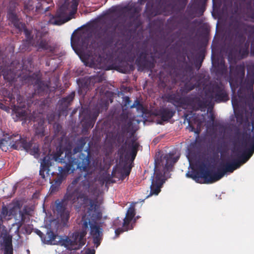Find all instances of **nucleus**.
Here are the masks:
<instances>
[{
  "label": "nucleus",
  "mask_w": 254,
  "mask_h": 254,
  "mask_svg": "<svg viewBox=\"0 0 254 254\" xmlns=\"http://www.w3.org/2000/svg\"><path fill=\"white\" fill-rule=\"evenodd\" d=\"M248 142L250 146V149L241 151L238 150L237 157L241 158V160L237 161H233L232 163H227L224 166L223 172H218L213 174L209 171L203 172L200 175L195 171L188 172L186 176L191 178L196 182L199 183H212L219 180L224 174L227 172L232 173L240 166L246 163L251 157L254 152V136L249 139Z\"/></svg>",
  "instance_id": "nucleus-1"
},
{
  "label": "nucleus",
  "mask_w": 254,
  "mask_h": 254,
  "mask_svg": "<svg viewBox=\"0 0 254 254\" xmlns=\"http://www.w3.org/2000/svg\"><path fill=\"white\" fill-rule=\"evenodd\" d=\"M89 152H87V155L85 156L83 154L79 155V159L73 158L71 157V152L66 151L65 154L62 152L58 156L53 157V158L56 161L62 162L63 160L65 162L66 160L67 162L64 169L62 167L59 168L60 172H63L65 175L71 173L75 169L74 166H76V168L80 170L85 172H89Z\"/></svg>",
  "instance_id": "nucleus-2"
},
{
  "label": "nucleus",
  "mask_w": 254,
  "mask_h": 254,
  "mask_svg": "<svg viewBox=\"0 0 254 254\" xmlns=\"http://www.w3.org/2000/svg\"><path fill=\"white\" fill-rule=\"evenodd\" d=\"M178 158L173 157V154L169 153L166 154L162 162L164 164V161H165V166L164 167V175L159 170V165L156 164L154 170V176L152 177V183L150 186V195H157L160 191L163 184L165 181L167 172L170 171L174 164L177 161Z\"/></svg>",
  "instance_id": "nucleus-3"
},
{
  "label": "nucleus",
  "mask_w": 254,
  "mask_h": 254,
  "mask_svg": "<svg viewBox=\"0 0 254 254\" xmlns=\"http://www.w3.org/2000/svg\"><path fill=\"white\" fill-rule=\"evenodd\" d=\"M69 0H60L59 8L54 18L50 22L54 25H61L70 20L77 10L78 2L73 0L71 3H69Z\"/></svg>",
  "instance_id": "nucleus-4"
},
{
  "label": "nucleus",
  "mask_w": 254,
  "mask_h": 254,
  "mask_svg": "<svg viewBox=\"0 0 254 254\" xmlns=\"http://www.w3.org/2000/svg\"><path fill=\"white\" fill-rule=\"evenodd\" d=\"M7 17L13 25L19 30H21L23 28L24 29V33L30 44L38 47L39 49H48V44L46 41L41 39L39 32L36 33L35 39L32 40L30 35L31 34L35 33L36 30L32 31L31 32L27 29H25L23 25L18 20L17 17L14 12H8L7 14Z\"/></svg>",
  "instance_id": "nucleus-5"
},
{
  "label": "nucleus",
  "mask_w": 254,
  "mask_h": 254,
  "mask_svg": "<svg viewBox=\"0 0 254 254\" xmlns=\"http://www.w3.org/2000/svg\"><path fill=\"white\" fill-rule=\"evenodd\" d=\"M21 207V201H13L9 205L8 210L6 208L2 209L1 217L5 219H10V217H13L19 222L24 221L29 213L26 211L25 208L22 209Z\"/></svg>",
  "instance_id": "nucleus-6"
},
{
  "label": "nucleus",
  "mask_w": 254,
  "mask_h": 254,
  "mask_svg": "<svg viewBox=\"0 0 254 254\" xmlns=\"http://www.w3.org/2000/svg\"><path fill=\"white\" fill-rule=\"evenodd\" d=\"M11 147L15 149L25 150L35 158L39 156V147L38 145L27 143V141L21 138L18 134L12 136L11 140Z\"/></svg>",
  "instance_id": "nucleus-7"
},
{
  "label": "nucleus",
  "mask_w": 254,
  "mask_h": 254,
  "mask_svg": "<svg viewBox=\"0 0 254 254\" xmlns=\"http://www.w3.org/2000/svg\"><path fill=\"white\" fill-rule=\"evenodd\" d=\"M134 215V208L133 206H131L128 208L126 213V217L124 219V223L122 228L116 229V228L117 227L121 225V221L118 218L114 220V226L116 229L115 232L116 236L119 235L121 233L124 231H127L133 228L132 224L134 223L136 221Z\"/></svg>",
  "instance_id": "nucleus-8"
},
{
  "label": "nucleus",
  "mask_w": 254,
  "mask_h": 254,
  "mask_svg": "<svg viewBox=\"0 0 254 254\" xmlns=\"http://www.w3.org/2000/svg\"><path fill=\"white\" fill-rule=\"evenodd\" d=\"M87 33L82 34L77 33L72 35L71 37V45L75 53L81 58V55L84 50L87 48V42L89 37H86Z\"/></svg>",
  "instance_id": "nucleus-9"
},
{
  "label": "nucleus",
  "mask_w": 254,
  "mask_h": 254,
  "mask_svg": "<svg viewBox=\"0 0 254 254\" xmlns=\"http://www.w3.org/2000/svg\"><path fill=\"white\" fill-rule=\"evenodd\" d=\"M1 238L2 241L1 246L4 250V254H12V237L8 234L2 233Z\"/></svg>",
  "instance_id": "nucleus-10"
},
{
  "label": "nucleus",
  "mask_w": 254,
  "mask_h": 254,
  "mask_svg": "<svg viewBox=\"0 0 254 254\" xmlns=\"http://www.w3.org/2000/svg\"><path fill=\"white\" fill-rule=\"evenodd\" d=\"M51 156L46 155L41 161V168L40 170V175L44 178V172L48 171V168L51 165Z\"/></svg>",
  "instance_id": "nucleus-11"
},
{
  "label": "nucleus",
  "mask_w": 254,
  "mask_h": 254,
  "mask_svg": "<svg viewBox=\"0 0 254 254\" xmlns=\"http://www.w3.org/2000/svg\"><path fill=\"white\" fill-rule=\"evenodd\" d=\"M12 139V136H6L4 138L2 139L0 142V148H1L3 151H6L8 148V146L11 147Z\"/></svg>",
  "instance_id": "nucleus-12"
},
{
  "label": "nucleus",
  "mask_w": 254,
  "mask_h": 254,
  "mask_svg": "<svg viewBox=\"0 0 254 254\" xmlns=\"http://www.w3.org/2000/svg\"><path fill=\"white\" fill-rule=\"evenodd\" d=\"M63 177L60 176L56 180H55L54 184H52L50 188L51 192H54L56 190L58 187L61 185Z\"/></svg>",
  "instance_id": "nucleus-13"
},
{
  "label": "nucleus",
  "mask_w": 254,
  "mask_h": 254,
  "mask_svg": "<svg viewBox=\"0 0 254 254\" xmlns=\"http://www.w3.org/2000/svg\"><path fill=\"white\" fill-rule=\"evenodd\" d=\"M0 94L2 96H3L4 98H7L8 99L9 102H12L14 97H13V95L10 93V92L8 91L5 88H2L0 90Z\"/></svg>",
  "instance_id": "nucleus-14"
},
{
  "label": "nucleus",
  "mask_w": 254,
  "mask_h": 254,
  "mask_svg": "<svg viewBox=\"0 0 254 254\" xmlns=\"http://www.w3.org/2000/svg\"><path fill=\"white\" fill-rule=\"evenodd\" d=\"M43 123L44 121L43 120H41L40 122L39 123V127H37L35 129L36 134L40 135V136H42L43 135H44V127Z\"/></svg>",
  "instance_id": "nucleus-15"
},
{
  "label": "nucleus",
  "mask_w": 254,
  "mask_h": 254,
  "mask_svg": "<svg viewBox=\"0 0 254 254\" xmlns=\"http://www.w3.org/2000/svg\"><path fill=\"white\" fill-rule=\"evenodd\" d=\"M24 8L28 11H30L34 8V3L32 0H25L24 1Z\"/></svg>",
  "instance_id": "nucleus-16"
},
{
  "label": "nucleus",
  "mask_w": 254,
  "mask_h": 254,
  "mask_svg": "<svg viewBox=\"0 0 254 254\" xmlns=\"http://www.w3.org/2000/svg\"><path fill=\"white\" fill-rule=\"evenodd\" d=\"M74 93H72L65 98H64L61 100V104L67 106L70 102L73 100L74 97Z\"/></svg>",
  "instance_id": "nucleus-17"
},
{
  "label": "nucleus",
  "mask_w": 254,
  "mask_h": 254,
  "mask_svg": "<svg viewBox=\"0 0 254 254\" xmlns=\"http://www.w3.org/2000/svg\"><path fill=\"white\" fill-rule=\"evenodd\" d=\"M138 144L137 142H133L131 146V155L133 159L135 158L136 154Z\"/></svg>",
  "instance_id": "nucleus-18"
},
{
  "label": "nucleus",
  "mask_w": 254,
  "mask_h": 254,
  "mask_svg": "<svg viewBox=\"0 0 254 254\" xmlns=\"http://www.w3.org/2000/svg\"><path fill=\"white\" fill-rule=\"evenodd\" d=\"M42 84V82L38 78L34 82V86H35V88H37V90H38V91L45 90L44 88H42V87H41Z\"/></svg>",
  "instance_id": "nucleus-19"
},
{
  "label": "nucleus",
  "mask_w": 254,
  "mask_h": 254,
  "mask_svg": "<svg viewBox=\"0 0 254 254\" xmlns=\"http://www.w3.org/2000/svg\"><path fill=\"white\" fill-rule=\"evenodd\" d=\"M232 104L234 110V112H236L237 110L238 109V101L234 98H233L232 99Z\"/></svg>",
  "instance_id": "nucleus-20"
},
{
  "label": "nucleus",
  "mask_w": 254,
  "mask_h": 254,
  "mask_svg": "<svg viewBox=\"0 0 254 254\" xmlns=\"http://www.w3.org/2000/svg\"><path fill=\"white\" fill-rule=\"evenodd\" d=\"M0 108L6 111V112H8L9 110V107H6L2 104H0Z\"/></svg>",
  "instance_id": "nucleus-21"
},
{
  "label": "nucleus",
  "mask_w": 254,
  "mask_h": 254,
  "mask_svg": "<svg viewBox=\"0 0 254 254\" xmlns=\"http://www.w3.org/2000/svg\"><path fill=\"white\" fill-rule=\"evenodd\" d=\"M109 102L108 101H106L104 104V106L105 108H107V107L108 106V104H109Z\"/></svg>",
  "instance_id": "nucleus-22"
},
{
  "label": "nucleus",
  "mask_w": 254,
  "mask_h": 254,
  "mask_svg": "<svg viewBox=\"0 0 254 254\" xmlns=\"http://www.w3.org/2000/svg\"><path fill=\"white\" fill-rule=\"evenodd\" d=\"M78 150H79L78 148H75L74 149V153L75 154V153H76L77 152H78V151H79Z\"/></svg>",
  "instance_id": "nucleus-23"
},
{
  "label": "nucleus",
  "mask_w": 254,
  "mask_h": 254,
  "mask_svg": "<svg viewBox=\"0 0 254 254\" xmlns=\"http://www.w3.org/2000/svg\"><path fill=\"white\" fill-rule=\"evenodd\" d=\"M3 78L5 79H8V78L6 77V75L5 74V73H3Z\"/></svg>",
  "instance_id": "nucleus-24"
},
{
  "label": "nucleus",
  "mask_w": 254,
  "mask_h": 254,
  "mask_svg": "<svg viewBox=\"0 0 254 254\" xmlns=\"http://www.w3.org/2000/svg\"><path fill=\"white\" fill-rule=\"evenodd\" d=\"M252 126H253V130H254V123H253L252 124Z\"/></svg>",
  "instance_id": "nucleus-25"
},
{
  "label": "nucleus",
  "mask_w": 254,
  "mask_h": 254,
  "mask_svg": "<svg viewBox=\"0 0 254 254\" xmlns=\"http://www.w3.org/2000/svg\"><path fill=\"white\" fill-rule=\"evenodd\" d=\"M126 101H128L129 100V98L128 97H126Z\"/></svg>",
  "instance_id": "nucleus-26"
},
{
  "label": "nucleus",
  "mask_w": 254,
  "mask_h": 254,
  "mask_svg": "<svg viewBox=\"0 0 254 254\" xmlns=\"http://www.w3.org/2000/svg\"><path fill=\"white\" fill-rule=\"evenodd\" d=\"M129 172H127V174H126V175H127V176H128V175H129Z\"/></svg>",
  "instance_id": "nucleus-27"
},
{
  "label": "nucleus",
  "mask_w": 254,
  "mask_h": 254,
  "mask_svg": "<svg viewBox=\"0 0 254 254\" xmlns=\"http://www.w3.org/2000/svg\"><path fill=\"white\" fill-rule=\"evenodd\" d=\"M54 221H53V220H52V221H51V224H52V223H54Z\"/></svg>",
  "instance_id": "nucleus-28"
},
{
  "label": "nucleus",
  "mask_w": 254,
  "mask_h": 254,
  "mask_svg": "<svg viewBox=\"0 0 254 254\" xmlns=\"http://www.w3.org/2000/svg\"><path fill=\"white\" fill-rule=\"evenodd\" d=\"M110 103H112V100H110Z\"/></svg>",
  "instance_id": "nucleus-29"
},
{
  "label": "nucleus",
  "mask_w": 254,
  "mask_h": 254,
  "mask_svg": "<svg viewBox=\"0 0 254 254\" xmlns=\"http://www.w3.org/2000/svg\"><path fill=\"white\" fill-rule=\"evenodd\" d=\"M233 152H234V153H235V149H234V150L233 151Z\"/></svg>",
  "instance_id": "nucleus-30"
},
{
  "label": "nucleus",
  "mask_w": 254,
  "mask_h": 254,
  "mask_svg": "<svg viewBox=\"0 0 254 254\" xmlns=\"http://www.w3.org/2000/svg\"><path fill=\"white\" fill-rule=\"evenodd\" d=\"M84 62H85V63H86V64H86V65H87V62H85V61Z\"/></svg>",
  "instance_id": "nucleus-31"
},
{
  "label": "nucleus",
  "mask_w": 254,
  "mask_h": 254,
  "mask_svg": "<svg viewBox=\"0 0 254 254\" xmlns=\"http://www.w3.org/2000/svg\"><path fill=\"white\" fill-rule=\"evenodd\" d=\"M134 105H132V106H131V107H134Z\"/></svg>",
  "instance_id": "nucleus-32"
}]
</instances>
